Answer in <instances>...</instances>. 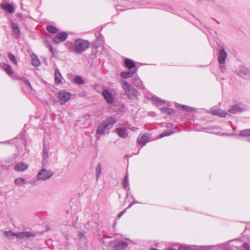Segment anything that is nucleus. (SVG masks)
I'll use <instances>...</instances> for the list:
<instances>
[{"mask_svg": "<svg viewBox=\"0 0 250 250\" xmlns=\"http://www.w3.org/2000/svg\"><path fill=\"white\" fill-rule=\"evenodd\" d=\"M2 68L9 76H11L13 75L14 72L9 64L3 63Z\"/></svg>", "mask_w": 250, "mask_h": 250, "instance_id": "nucleus-19", "label": "nucleus"}, {"mask_svg": "<svg viewBox=\"0 0 250 250\" xmlns=\"http://www.w3.org/2000/svg\"><path fill=\"white\" fill-rule=\"evenodd\" d=\"M0 6L2 9L7 11L9 14L13 13L15 11L13 5L11 3H1Z\"/></svg>", "mask_w": 250, "mask_h": 250, "instance_id": "nucleus-11", "label": "nucleus"}, {"mask_svg": "<svg viewBox=\"0 0 250 250\" xmlns=\"http://www.w3.org/2000/svg\"><path fill=\"white\" fill-rule=\"evenodd\" d=\"M0 144H9V141H3V142H0Z\"/></svg>", "mask_w": 250, "mask_h": 250, "instance_id": "nucleus-41", "label": "nucleus"}, {"mask_svg": "<svg viewBox=\"0 0 250 250\" xmlns=\"http://www.w3.org/2000/svg\"><path fill=\"white\" fill-rule=\"evenodd\" d=\"M28 167V165L22 162L17 164L15 167L14 170L16 171H23L26 170Z\"/></svg>", "mask_w": 250, "mask_h": 250, "instance_id": "nucleus-13", "label": "nucleus"}, {"mask_svg": "<svg viewBox=\"0 0 250 250\" xmlns=\"http://www.w3.org/2000/svg\"><path fill=\"white\" fill-rule=\"evenodd\" d=\"M126 209L127 208H125L123 211L120 212L117 216V218L119 219L126 212Z\"/></svg>", "mask_w": 250, "mask_h": 250, "instance_id": "nucleus-38", "label": "nucleus"}, {"mask_svg": "<svg viewBox=\"0 0 250 250\" xmlns=\"http://www.w3.org/2000/svg\"><path fill=\"white\" fill-rule=\"evenodd\" d=\"M74 82L78 84H83L84 83V80L80 76H76L74 79Z\"/></svg>", "mask_w": 250, "mask_h": 250, "instance_id": "nucleus-26", "label": "nucleus"}, {"mask_svg": "<svg viewBox=\"0 0 250 250\" xmlns=\"http://www.w3.org/2000/svg\"><path fill=\"white\" fill-rule=\"evenodd\" d=\"M150 250H159L155 249V248H151Z\"/></svg>", "mask_w": 250, "mask_h": 250, "instance_id": "nucleus-43", "label": "nucleus"}, {"mask_svg": "<svg viewBox=\"0 0 250 250\" xmlns=\"http://www.w3.org/2000/svg\"><path fill=\"white\" fill-rule=\"evenodd\" d=\"M175 131H165L162 132L161 134H160L159 135V137L160 138H161L164 137L168 136L172 134Z\"/></svg>", "mask_w": 250, "mask_h": 250, "instance_id": "nucleus-33", "label": "nucleus"}, {"mask_svg": "<svg viewBox=\"0 0 250 250\" xmlns=\"http://www.w3.org/2000/svg\"><path fill=\"white\" fill-rule=\"evenodd\" d=\"M47 47H48V48L49 49V51L50 52H51L53 55L54 54V51L53 48L52 46L50 44H48Z\"/></svg>", "mask_w": 250, "mask_h": 250, "instance_id": "nucleus-37", "label": "nucleus"}, {"mask_svg": "<svg viewBox=\"0 0 250 250\" xmlns=\"http://www.w3.org/2000/svg\"><path fill=\"white\" fill-rule=\"evenodd\" d=\"M11 26L12 28V35L16 39H18L20 37V29L17 23L11 21Z\"/></svg>", "mask_w": 250, "mask_h": 250, "instance_id": "nucleus-10", "label": "nucleus"}, {"mask_svg": "<svg viewBox=\"0 0 250 250\" xmlns=\"http://www.w3.org/2000/svg\"><path fill=\"white\" fill-rule=\"evenodd\" d=\"M102 95L108 104H113L115 102V97L109 90L104 89Z\"/></svg>", "mask_w": 250, "mask_h": 250, "instance_id": "nucleus-7", "label": "nucleus"}, {"mask_svg": "<svg viewBox=\"0 0 250 250\" xmlns=\"http://www.w3.org/2000/svg\"><path fill=\"white\" fill-rule=\"evenodd\" d=\"M152 99L158 103H163V102L160 99H159L158 98L156 97H152Z\"/></svg>", "mask_w": 250, "mask_h": 250, "instance_id": "nucleus-39", "label": "nucleus"}, {"mask_svg": "<svg viewBox=\"0 0 250 250\" xmlns=\"http://www.w3.org/2000/svg\"><path fill=\"white\" fill-rule=\"evenodd\" d=\"M4 236L9 239L13 238L14 236L18 239H23L36 236V233L28 231H22L21 232H14L12 230L4 231L3 232Z\"/></svg>", "mask_w": 250, "mask_h": 250, "instance_id": "nucleus-3", "label": "nucleus"}, {"mask_svg": "<svg viewBox=\"0 0 250 250\" xmlns=\"http://www.w3.org/2000/svg\"><path fill=\"white\" fill-rule=\"evenodd\" d=\"M8 57L10 60L15 65L18 63L16 57L11 53H8Z\"/></svg>", "mask_w": 250, "mask_h": 250, "instance_id": "nucleus-31", "label": "nucleus"}, {"mask_svg": "<svg viewBox=\"0 0 250 250\" xmlns=\"http://www.w3.org/2000/svg\"><path fill=\"white\" fill-rule=\"evenodd\" d=\"M48 152L47 151V149H46L45 145H43V163H46L47 162V159L48 158Z\"/></svg>", "mask_w": 250, "mask_h": 250, "instance_id": "nucleus-28", "label": "nucleus"}, {"mask_svg": "<svg viewBox=\"0 0 250 250\" xmlns=\"http://www.w3.org/2000/svg\"><path fill=\"white\" fill-rule=\"evenodd\" d=\"M239 134L243 137L250 136V129L242 130L240 131Z\"/></svg>", "mask_w": 250, "mask_h": 250, "instance_id": "nucleus-30", "label": "nucleus"}, {"mask_svg": "<svg viewBox=\"0 0 250 250\" xmlns=\"http://www.w3.org/2000/svg\"><path fill=\"white\" fill-rule=\"evenodd\" d=\"M160 109L163 112L167 113L168 115H172L175 113L173 109L166 107H162Z\"/></svg>", "mask_w": 250, "mask_h": 250, "instance_id": "nucleus-25", "label": "nucleus"}, {"mask_svg": "<svg viewBox=\"0 0 250 250\" xmlns=\"http://www.w3.org/2000/svg\"><path fill=\"white\" fill-rule=\"evenodd\" d=\"M243 247L245 250H250V246L248 243H245L243 244Z\"/></svg>", "mask_w": 250, "mask_h": 250, "instance_id": "nucleus-36", "label": "nucleus"}, {"mask_svg": "<svg viewBox=\"0 0 250 250\" xmlns=\"http://www.w3.org/2000/svg\"><path fill=\"white\" fill-rule=\"evenodd\" d=\"M55 77L56 82L58 83H61L62 77L58 69L55 70Z\"/></svg>", "mask_w": 250, "mask_h": 250, "instance_id": "nucleus-24", "label": "nucleus"}, {"mask_svg": "<svg viewBox=\"0 0 250 250\" xmlns=\"http://www.w3.org/2000/svg\"><path fill=\"white\" fill-rule=\"evenodd\" d=\"M186 248V247L183 246H180V247H179V248H178V250H176L175 249L173 248H168V249H167V250H182V249H183V248Z\"/></svg>", "mask_w": 250, "mask_h": 250, "instance_id": "nucleus-40", "label": "nucleus"}, {"mask_svg": "<svg viewBox=\"0 0 250 250\" xmlns=\"http://www.w3.org/2000/svg\"><path fill=\"white\" fill-rule=\"evenodd\" d=\"M116 131L119 137L123 138L127 137L128 134L126 132V128L124 127H118L116 129Z\"/></svg>", "mask_w": 250, "mask_h": 250, "instance_id": "nucleus-17", "label": "nucleus"}, {"mask_svg": "<svg viewBox=\"0 0 250 250\" xmlns=\"http://www.w3.org/2000/svg\"><path fill=\"white\" fill-rule=\"evenodd\" d=\"M133 205H134V203H130V204L129 205L128 207L126 208L127 209V208H131V206H132Z\"/></svg>", "mask_w": 250, "mask_h": 250, "instance_id": "nucleus-42", "label": "nucleus"}, {"mask_svg": "<svg viewBox=\"0 0 250 250\" xmlns=\"http://www.w3.org/2000/svg\"><path fill=\"white\" fill-rule=\"evenodd\" d=\"M132 203H134V204L135 203H137V202H136L135 201H133Z\"/></svg>", "mask_w": 250, "mask_h": 250, "instance_id": "nucleus-44", "label": "nucleus"}, {"mask_svg": "<svg viewBox=\"0 0 250 250\" xmlns=\"http://www.w3.org/2000/svg\"><path fill=\"white\" fill-rule=\"evenodd\" d=\"M227 57V53L224 48L220 49L218 53V61L220 64L225 63L226 59Z\"/></svg>", "mask_w": 250, "mask_h": 250, "instance_id": "nucleus-8", "label": "nucleus"}, {"mask_svg": "<svg viewBox=\"0 0 250 250\" xmlns=\"http://www.w3.org/2000/svg\"><path fill=\"white\" fill-rule=\"evenodd\" d=\"M89 42L82 39H77L75 40L71 50L77 54H81L86 50L89 46Z\"/></svg>", "mask_w": 250, "mask_h": 250, "instance_id": "nucleus-2", "label": "nucleus"}, {"mask_svg": "<svg viewBox=\"0 0 250 250\" xmlns=\"http://www.w3.org/2000/svg\"><path fill=\"white\" fill-rule=\"evenodd\" d=\"M68 37V34L65 32H61L57 34V35L52 39L53 42L58 44L60 42L65 41Z\"/></svg>", "mask_w": 250, "mask_h": 250, "instance_id": "nucleus-6", "label": "nucleus"}, {"mask_svg": "<svg viewBox=\"0 0 250 250\" xmlns=\"http://www.w3.org/2000/svg\"><path fill=\"white\" fill-rule=\"evenodd\" d=\"M115 119L112 117H109L102 122H101L98 126L96 135L98 134H104L106 129H110L113 125L116 123Z\"/></svg>", "mask_w": 250, "mask_h": 250, "instance_id": "nucleus-1", "label": "nucleus"}, {"mask_svg": "<svg viewBox=\"0 0 250 250\" xmlns=\"http://www.w3.org/2000/svg\"><path fill=\"white\" fill-rule=\"evenodd\" d=\"M128 177H129L128 173V172H126L125 174V177L122 181L123 186L124 188H128V189H129Z\"/></svg>", "mask_w": 250, "mask_h": 250, "instance_id": "nucleus-21", "label": "nucleus"}, {"mask_svg": "<svg viewBox=\"0 0 250 250\" xmlns=\"http://www.w3.org/2000/svg\"><path fill=\"white\" fill-rule=\"evenodd\" d=\"M122 88L125 91V95L130 99H137V97L140 95L139 91L131 87L130 84L126 81L123 83Z\"/></svg>", "mask_w": 250, "mask_h": 250, "instance_id": "nucleus-4", "label": "nucleus"}, {"mask_svg": "<svg viewBox=\"0 0 250 250\" xmlns=\"http://www.w3.org/2000/svg\"><path fill=\"white\" fill-rule=\"evenodd\" d=\"M148 140V135L146 134H143L142 136H139L137 139V143L138 144L144 146Z\"/></svg>", "mask_w": 250, "mask_h": 250, "instance_id": "nucleus-18", "label": "nucleus"}, {"mask_svg": "<svg viewBox=\"0 0 250 250\" xmlns=\"http://www.w3.org/2000/svg\"><path fill=\"white\" fill-rule=\"evenodd\" d=\"M31 64L34 66H38L40 64L39 59L37 56L35 54H32L31 56Z\"/></svg>", "mask_w": 250, "mask_h": 250, "instance_id": "nucleus-22", "label": "nucleus"}, {"mask_svg": "<svg viewBox=\"0 0 250 250\" xmlns=\"http://www.w3.org/2000/svg\"><path fill=\"white\" fill-rule=\"evenodd\" d=\"M137 71V68H135L133 70L129 71H124L120 73V76L125 79H127L129 78H131L133 74H135Z\"/></svg>", "mask_w": 250, "mask_h": 250, "instance_id": "nucleus-16", "label": "nucleus"}, {"mask_svg": "<svg viewBox=\"0 0 250 250\" xmlns=\"http://www.w3.org/2000/svg\"><path fill=\"white\" fill-rule=\"evenodd\" d=\"M243 108L238 104H235L231 106L228 111L231 113L234 114L237 112L243 111Z\"/></svg>", "mask_w": 250, "mask_h": 250, "instance_id": "nucleus-15", "label": "nucleus"}, {"mask_svg": "<svg viewBox=\"0 0 250 250\" xmlns=\"http://www.w3.org/2000/svg\"><path fill=\"white\" fill-rule=\"evenodd\" d=\"M124 62L125 66L129 69H133L135 67V62L131 59H126Z\"/></svg>", "mask_w": 250, "mask_h": 250, "instance_id": "nucleus-20", "label": "nucleus"}, {"mask_svg": "<svg viewBox=\"0 0 250 250\" xmlns=\"http://www.w3.org/2000/svg\"><path fill=\"white\" fill-rule=\"evenodd\" d=\"M176 106L177 108H181V109L186 110V111H189L191 109V108L189 106H188L185 105H181V104H176Z\"/></svg>", "mask_w": 250, "mask_h": 250, "instance_id": "nucleus-32", "label": "nucleus"}, {"mask_svg": "<svg viewBox=\"0 0 250 250\" xmlns=\"http://www.w3.org/2000/svg\"><path fill=\"white\" fill-rule=\"evenodd\" d=\"M127 246L128 243L126 242L121 241L118 243L117 247L119 249H124L126 248Z\"/></svg>", "mask_w": 250, "mask_h": 250, "instance_id": "nucleus-29", "label": "nucleus"}, {"mask_svg": "<svg viewBox=\"0 0 250 250\" xmlns=\"http://www.w3.org/2000/svg\"><path fill=\"white\" fill-rule=\"evenodd\" d=\"M58 98L60 100L66 102L70 99L71 94L70 93L64 91H60L58 94Z\"/></svg>", "mask_w": 250, "mask_h": 250, "instance_id": "nucleus-12", "label": "nucleus"}, {"mask_svg": "<svg viewBox=\"0 0 250 250\" xmlns=\"http://www.w3.org/2000/svg\"><path fill=\"white\" fill-rule=\"evenodd\" d=\"M25 182V179L22 178H17L15 180V183L16 185H20L24 184Z\"/></svg>", "mask_w": 250, "mask_h": 250, "instance_id": "nucleus-34", "label": "nucleus"}, {"mask_svg": "<svg viewBox=\"0 0 250 250\" xmlns=\"http://www.w3.org/2000/svg\"><path fill=\"white\" fill-rule=\"evenodd\" d=\"M237 74L244 79H247L250 76L249 70L247 67L242 66L241 67Z\"/></svg>", "mask_w": 250, "mask_h": 250, "instance_id": "nucleus-9", "label": "nucleus"}, {"mask_svg": "<svg viewBox=\"0 0 250 250\" xmlns=\"http://www.w3.org/2000/svg\"><path fill=\"white\" fill-rule=\"evenodd\" d=\"M46 29L48 32L52 34H55L58 32V29L52 25H47Z\"/></svg>", "mask_w": 250, "mask_h": 250, "instance_id": "nucleus-23", "label": "nucleus"}, {"mask_svg": "<svg viewBox=\"0 0 250 250\" xmlns=\"http://www.w3.org/2000/svg\"><path fill=\"white\" fill-rule=\"evenodd\" d=\"M102 171L101 167L100 164H98L96 168V172L97 174V177L98 178L101 174Z\"/></svg>", "mask_w": 250, "mask_h": 250, "instance_id": "nucleus-35", "label": "nucleus"}, {"mask_svg": "<svg viewBox=\"0 0 250 250\" xmlns=\"http://www.w3.org/2000/svg\"><path fill=\"white\" fill-rule=\"evenodd\" d=\"M53 175V172L51 171L42 168L39 172L37 179L39 180H45L52 177Z\"/></svg>", "mask_w": 250, "mask_h": 250, "instance_id": "nucleus-5", "label": "nucleus"}, {"mask_svg": "<svg viewBox=\"0 0 250 250\" xmlns=\"http://www.w3.org/2000/svg\"><path fill=\"white\" fill-rule=\"evenodd\" d=\"M210 112L216 116H219L220 117H225L227 115V112L221 109H216L214 108H211L210 109Z\"/></svg>", "mask_w": 250, "mask_h": 250, "instance_id": "nucleus-14", "label": "nucleus"}, {"mask_svg": "<svg viewBox=\"0 0 250 250\" xmlns=\"http://www.w3.org/2000/svg\"><path fill=\"white\" fill-rule=\"evenodd\" d=\"M20 80L22 82V83L27 86L29 88L28 90H32V86L29 82V81L28 80V79L26 78H22L20 79Z\"/></svg>", "mask_w": 250, "mask_h": 250, "instance_id": "nucleus-27", "label": "nucleus"}]
</instances>
